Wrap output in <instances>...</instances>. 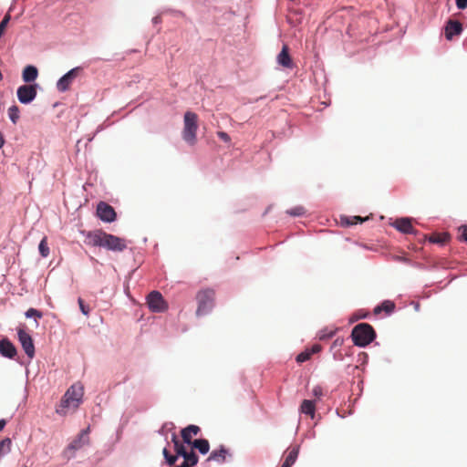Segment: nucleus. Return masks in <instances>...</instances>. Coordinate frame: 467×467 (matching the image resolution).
Here are the masks:
<instances>
[{"label":"nucleus","mask_w":467,"mask_h":467,"mask_svg":"<svg viewBox=\"0 0 467 467\" xmlns=\"http://www.w3.org/2000/svg\"><path fill=\"white\" fill-rule=\"evenodd\" d=\"M455 2L456 6L461 10H463L467 7V0H455Z\"/></svg>","instance_id":"nucleus-35"},{"label":"nucleus","mask_w":467,"mask_h":467,"mask_svg":"<svg viewBox=\"0 0 467 467\" xmlns=\"http://www.w3.org/2000/svg\"><path fill=\"white\" fill-rule=\"evenodd\" d=\"M5 420H0V431L5 428Z\"/></svg>","instance_id":"nucleus-39"},{"label":"nucleus","mask_w":467,"mask_h":467,"mask_svg":"<svg viewBox=\"0 0 467 467\" xmlns=\"http://www.w3.org/2000/svg\"><path fill=\"white\" fill-rule=\"evenodd\" d=\"M217 136L222 140H223L224 142H230L231 141V138L230 136L224 132V131H218L217 132Z\"/></svg>","instance_id":"nucleus-33"},{"label":"nucleus","mask_w":467,"mask_h":467,"mask_svg":"<svg viewBox=\"0 0 467 467\" xmlns=\"http://www.w3.org/2000/svg\"><path fill=\"white\" fill-rule=\"evenodd\" d=\"M321 350V347L319 345H314L311 349H308L311 352V356L315 353H318Z\"/></svg>","instance_id":"nucleus-37"},{"label":"nucleus","mask_w":467,"mask_h":467,"mask_svg":"<svg viewBox=\"0 0 467 467\" xmlns=\"http://www.w3.org/2000/svg\"><path fill=\"white\" fill-rule=\"evenodd\" d=\"M286 213L292 216H300L306 213V209L303 206H296L290 210H287Z\"/></svg>","instance_id":"nucleus-28"},{"label":"nucleus","mask_w":467,"mask_h":467,"mask_svg":"<svg viewBox=\"0 0 467 467\" xmlns=\"http://www.w3.org/2000/svg\"><path fill=\"white\" fill-rule=\"evenodd\" d=\"M198 115L192 111H186L183 117L182 139L191 146L197 142Z\"/></svg>","instance_id":"nucleus-4"},{"label":"nucleus","mask_w":467,"mask_h":467,"mask_svg":"<svg viewBox=\"0 0 467 467\" xmlns=\"http://www.w3.org/2000/svg\"><path fill=\"white\" fill-rule=\"evenodd\" d=\"M298 452H299L298 446H294L292 448H289L287 454L285 456V459L284 462L282 463L281 467H291L295 463V462L298 456Z\"/></svg>","instance_id":"nucleus-20"},{"label":"nucleus","mask_w":467,"mask_h":467,"mask_svg":"<svg viewBox=\"0 0 467 467\" xmlns=\"http://www.w3.org/2000/svg\"><path fill=\"white\" fill-rule=\"evenodd\" d=\"M98 217L106 223H112L116 220V212L114 208L107 202H100L97 206Z\"/></svg>","instance_id":"nucleus-11"},{"label":"nucleus","mask_w":467,"mask_h":467,"mask_svg":"<svg viewBox=\"0 0 467 467\" xmlns=\"http://www.w3.org/2000/svg\"><path fill=\"white\" fill-rule=\"evenodd\" d=\"M460 240L467 242V225H463L459 228Z\"/></svg>","instance_id":"nucleus-32"},{"label":"nucleus","mask_w":467,"mask_h":467,"mask_svg":"<svg viewBox=\"0 0 467 467\" xmlns=\"http://www.w3.org/2000/svg\"><path fill=\"white\" fill-rule=\"evenodd\" d=\"M201 431V429L197 425H189L186 428H183L181 431V436L182 441H181L184 445L187 446V448H190L194 440H192L193 436H196Z\"/></svg>","instance_id":"nucleus-12"},{"label":"nucleus","mask_w":467,"mask_h":467,"mask_svg":"<svg viewBox=\"0 0 467 467\" xmlns=\"http://www.w3.org/2000/svg\"><path fill=\"white\" fill-rule=\"evenodd\" d=\"M450 238L449 234L443 233V234H433L430 237V242L433 244H445Z\"/></svg>","instance_id":"nucleus-25"},{"label":"nucleus","mask_w":467,"mask_h":467,"mask_svg":"<svg viewBox=\"0 0 467 467\" xmlns=\"http://www.w3.org/2000/svg\"><path fill=\"white\" fill-rule=\"evenodd\" d=\"M0 353L5 358H14L16 355V348L10 340L4 338L0 340Z\"/></svg>","instance_id":"nucleus-17"},{"label":"nucleus","mask_w":467,"mask_h":467,"mask_svg":"<svg viewBox=\"0 0 467 467\" xmlns=\"http://www.w3.org/2000/svg\"><path fill=\"white\" fill-rule=\"evenodd\" d=\"M12 441L10 438H5L0 441V459L10 452Z\"/></svg>","instance_id":"nucleus-24"},{"label":"nucleus","mask_w":467,"mask_h":467,"mask_svg":"<svg viewBox=\"0 0 467 467\" xmlns=\"http://www.w3.org/2000/svg\"><path fill=\"white\" fill-rule=\"evenodd\" d=\"M310 358H311V352H309L308 349H306V350L301 352L300 354H298L296 356V360L298 363H303V362L308 360Z\"/></svg>","instance_id":"nucleus-29"},{"label":"nucleus","mask_w":467,"mask_h":467,"mask_svg":"<svg viewBox=\"0 0 467 467\" xmlns=\"http://www.w3.org/2000/svg\"><path fill=\"white\" fill-rule=\"evenodd\" d=\"M26 317H36V318H41L43 317V314L38 311L37 309H35V308H29L26 312Z\"/></svg>","instance_id":"nucleus-30"},{"label":"nucleus","mask_w":467,"mask_h":467,"mask_svg":"<svg viewBox=\"0 0 467 467\" xmlns=\"http://www.w3.org/2000/svg\"><path fill=\"white\" fill-rule=\"evenodd\" d=\"M18 340L28 358L35 356V346L31 336L23 327L17 329Z\"/></svg>","instance_id":"nucleus-8"},{"label":"nucleus","mask_w":467,"mask_h":467,"mask_svg":"<svg viewBox=\"0 0 467 467\" xmlns=\"http://www.w3.org/2000/svg\"><path fill=\"white\" fill-rule=\"evenodd\" d=\"M171 441L174 446L175 454H171L167 459H165L169 465H174L178 457H182L183 462L182 464L174 467H193L197 464L199 458L196 453L182 443L175 433L171 435Z\"/></svg>","instance_id":"nucleus-2"},{"label":"nucleus","mask_w":467,"mask_h":467,"mask_svg":"<svg viewBox=\"0 0 467 467\" xmlns=\"http://www.w3.org/2000/svg\"><path fill=\"white\" fill-rule=\"evenodd\" d=\"M162 454L165 459H167V457H169L171 455V453L169 452V451L166 448L163 449Z\"/></svg>","instance_id":"nucleus-38"},{"label":"nucleus","mask_w":467,"mask_h":467,"mask_svg":"<svg viewBox=\"0 0 467 467\" xmlns=\"http://www.w3.org/2000/svg\"><path fill=\"white\" fill-rule=\"evenodd\" d=\"M4 142H5L4 136H3L2 132L0 131V149L3 147Z\"/></svg>","instance_id":"nucleus-40"},{"label":"nucleus","mask_w":467,"mask_h":467,"mask_svg":"<svg viewBox=\"0 0 467 467\" xmlns=\"http://www.w3.org/2000/svg\"><path fill=\"white\" fill-rule=\"evenodd\" d=\"M88 432H89V428L83 430L78 434V436L70 442V444L68 445V450L77 451V450H79L80 448H82L83 446L88 444V442H89Z\"/></svg>","instance_id":"nucleus-13"},{"label":"nucleus","mask_w":467,"mask_h":467,"mask_svg":"<svg viewBox=\"0 0 467 467\" xmlns=\"http://www.w3.org/2000/svg\"><path fill=\"white\" fill-rule=\"evenodd\" d=\"M78 306H79V308H80V311L82 312V314L85 316H88L89 306L85 305L84 300L80 297L78 298Z\"/></svg>","instance_id":"nucleus-31"},{"label":"nucleus","mask_w":467,"mask_h":467,"mask_svg":"<svg viewBox=\"0 0 467 467\" xmlns=\"http://www.w3.org/2000/svg\"><path fill=\"white\" fill-rule=\"evenodd\" d=\"M37 75L38 71L36 67L26 66L23 70L22 78L25 82H32L36 80Z\"/></svg>","instance_id":"nucleus-21"},{"label":"nucleus","mask_w":467,"mask_h":467,"mask_svg":"<svg viewBox=\"0 0 467 467\" xmlns=\"http://www.w3.org/2000/svg\"><path fill=\"white\" fill-rule=\"evenodd\" d=\"M351 337L356 346L366 347L376 337V332L371 325L360 323L354 327Z\"/></svg>","instance_id":"nucleus-5"},{"label":"nucleus","mask_w":467,"mask_h":467,"mask_svg":"<svg viewBox=\"0 0 467 467\" xmlns=\"http://www.w3.org/2000/svg\"><path fill=\"white\" fill-rule=\"evenodd\" d=\"M228 450L224 448V446H221L218 450H213L209 457L206 459V462H215L218 463H223L225 462L226 457L228 455Z\"/></svg>","instance_id":"nucleus-18"},{"label":"nucleus","mask_w":467,"mask_h":467,"mask_svg":"<svg viewBox=\"0 0 467 467\" xmlns=\"http://www.w3.org/2000/svg\"><path fill=\"white\" fill-rule=\"evenodd\" d=\"M36 85H23L17 88L18 100L23 104H28L36 97Z\"/></svg>","instance_id":"nucleus-9"},{"label":"nucleus","mask_w":467,"mask_h":467,"mask_svg":"<svg viewBox=\"0 0 467 467\" xmlns=\"http://www.w3.org/2000/svg\"><path fill=\"white\" fill-rule=\"evenodd\" d=\"M393 226L403 234H415L416 231L412 226L411 219L400 218L393 223Z\"/></svg>","instance_id":"nucleus-15"},{"label":"nucleus","mask_w":467,"mask_h":467,"mask_svg":"<svg viewBox=\"0 0 467 467\" xmlns=\"http://www.w3.org/2000/svg\"><path fill=\"white\" fill-rule=\"evenodd\" d=\"M86 243L91 246L105 247L115 252H121L127 248L124 239L107 234L102 230L88 232L86 234Z\"/></svg>","instance_id":"nucleus-1"},{"label":"nucleus","mask_w":467,"mask_h":467,"mask_svg":"<svg viewBox=\"0 0 467 467\" xmlns=\"http://www.w3.org/2000/svg\"><path fill=\"white\" fill-rule=\"evenodd\" d=\"M38 250H39L40 254L43 257H47L48 256V254H49V247L47 245V237H44L40 241V244L38 245Z\"/></svg>","instance_id":"nucleus-27"},{"label":"nucleus","mask_w":467,"mask_h":467,"mask_svg":"<svg viewBox=\"0 0 467 467\" xmlns=\"http://www.w3.org/2000/svg\"><path fill=\"white\" fill-rule=\"evenodd\" d=\"M300 412L308 415L313 419L316 412V405L314 401L304 400L300 406Z\"/></svg>","instance_id":"nucleus-22"},{"label":"nucleus","mask_w":467,"mask_h":467,"mask_svg":"<svg viewBox=\"0 0 467 467\" xmlns=\"http://www.w3.org/2000/svg\"><path fill=\"white\" fill-rule=\"evenodd\" d=\"M214 295V291L211 288L202 289L197 293L196 300L198 307L196 315L198 317L204 316L212 310L213 306Z\"/></svg>","instance_id":"nucleus-6"},{"label":"nucleus","mask_w":467,"mask_h":467,"mask_svg":"<svg viewBox=\"0 0 467 467\" xmlns=\"http://www.w3.org/2000/svg\"><path fill=\"white\" fill-rule=\"evenodd\" d=\"M462 31V24L457 20H449L445 26V36L448 40H451L454 36H458Z\"/></svg>","instance_id":"nucleus-14"},{"label":"nucleus","mask_w":467,"mask_h":467,"mask_svg":"<svg viewBox=\"0 0 467 467\" xmlns=\"http://www.w3.org/2000/svg\"><path fill=\"white\" fill-rule=\"evenodd\" d=\"M192 451L197 450L202 454H206L210 450V443L205 439H197L194 440L192 446L189 448Z\"/></svg>","instance_id":"nucleus-19"},{"label":"nucleus","mask_w":467,"mask_h":467,"mask_svg":"<svg viewBox=\"0 0 467 467\" xmlns=\"http://www.w3.org/2000/svg\"><path fill=\"white\" fill-rule=\"evenodd\" d=\"M147 304L149 308L156 313L163 312L168 308L162 295L158 291H152L148 295Z\"/></svg>","instance_id":"nucleus-7"},{"label":"nucleus","mask_w":467,"mask_h":467,"mask_svg":"<svg viewBox=\"0 0 467 467\" xmlns=\"http://www.w3.org/2000/svg\"><path fill=\"white\" fill-rule=\"evenodd\" d=\"M312 392L313 395L317 398H320L323 395V389L320 386L314 387Z\"/></svg>","instance_id":"nucleus-34"},{"label":"nucleus","mask_w":467,"mask_h":467,"mask_svg":"<svg viewBox=\"0 0 467 467\" xmlns=\"http://www.w3.org/2000/svg\"><path fill=\"white\" fill-rule=\"evenodd\" d=\"M276 59H277V63L285 68H293L294 67L293 60L289 55V48L286 45L283 46Z\"/></svg>","instance_id":"nucleus-16"},{"label":"nucleus","mask_w":467,"mask_h":467,"mask_svg":"<svg viewBox=\"0 0 467 467\" xmlns=\"http://www.w3.org/2000/svg\"><path fill=\"white\" fill-rule=\"evenodd\" d=\"M365 219L361 218L360 216H354L351 221H348L347 224H357L358 223H362Z\"/></svg>","instance_id":"nucleus-36"},{"label":"nucleus","mask_w":467,"mask_h":467,"mask_svg":"<svg viewBox=\"0 0 467 467\" xmlns=\"http://www.w3.org/2000/svg\"><path fill=\"white\" fill-rule=\"evenodd\" d=\"M19 108L16 105H13L8 109V117L14 124L19 119Z\"/></svg>","instance_id":"nucleus-26"},{"label":"nucleus","mask_w":467,"mask_h":467,"mask_svg":"<svg viewBox=\"0 0 467 467\" xmlns=\"http://www.w3.org/2000/svg\"><path fill=\"white\" fill-rule=\"evenodd\" d=\"M81 70V67H77L69 70L63 77H61L57 83V89L61 92H65L67 89H69L72 82L78 77Z\"/></svg>","instance_id":"nucleus-10"},{"label":"nucleus","mask_w":467,"mask_h":467,"mask_svg":"<svg viewBox=\"0 0 467 467\" xmlns=\"http://www.w3.org/2000/svg\"><path fill=\"white\" fill-rule=\"evenodd\" d=\"M395 303L390 300L383 301L379 306H376L374 309L375 314H379L381 311H384L386 314H391L395 309Z\"/></svg>","instance_id":"nucleus-23"},{"label":"nucleus","mask_w":467,"mask_h":467,"mask_svg":"<svg viewBox=\"0 0 467 467\" xmlns=\"http://www.w3.org/2000/svg\"><path fill=\"white\" fill-rule=\"evenodd\" d=\"M83 394V386L79 383L73 384L66 391L59 407L57 409V412L65 415L68 410H75L79 406Z\"/></svg>","instance_id":"nucleus-3"}]
</instances>
